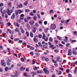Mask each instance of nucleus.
<instances>
[{
    "label": "nucleus",
    "mask_w": 77,
    "mask_h": 77,
    "mask_svg": "<svg viewBox=\"0 0 77 77\" xmlns=\"http://www.w3.org/2000/svg\"><path fill=\"white\" fill-rule=\"evenodd\" d=\"M21 12H23V11L19 9L18 10H16L15 11V14L16 15V17L18 15V14H21Z\"/></svg>",
    "instance_id": "nucleus-1"
},
{
    "label": "nucleus",
    "mask_w": 77,
    "mask_h": 77,
    "mask_svg": "<svg viewBox=\"0 0 77 77\" xmlns=\"http://www.w3.org/2000/svg\"><path fill=\"white\" fill-rule=\"evenodd\" d=\"M51 27L52 29L54 30L56 28V25L55 24H53L51 25Z\"/></svg>",
    "instance_id": "nucleus-2"
},
{
    "label": "nucleus",
    "mask_w": 77,
    "mask_h": 77,
    "mask_svg": "<svg viewBox=\"0 0 77 77\" xmlns=\"http://www.w3.org/2000/svg\"><path fill=\"white\" fill-rule=\"evenodd\" d=\"M0 11L1 14H5L6 12V10H3V8H1Z\"/></svg>",
    "instance_id": "nucleus-3"
},
{
    "label": "nucleus",
    "mask_w": 77,
    "mask_h": 77,
    "mask_svg": "<svg viewBox=\"0 0 77 77\" xmlns=\"http://www.w3.org/2000/svg\"><path fill=\"white\" fill-rule=\"evenodd\" d=\"M43 71L45 72V74H49V71L47 70L46 68H44L43 69Z\"/></svg>",
    "instance_id": "nucleus-4"
},
{
    "label": "nucleus",
    "mask_w": 77,
    "mask_h": 77,
    "mask_svg": "<svg viewBox=\"0 0 77 77\" xmlns=\"http://www.w3.org/2000/svg\"><path fill=\"white\" fill-rule=\"evenodd\" d=\"M1 64L2 65V66H3L5 67L6 66V63H5V62L4 60H1Z\"/></svg>",
    "instance_id": "nucleus-5"
},
{
    "label": "nucleus",
    "mask_w": 77,
    "mask_h": 77,
    "mask_svg": "<svg viewBox=\"0 0 77 77\" xmlns=\"http://www.w3.org/2000/svg\"><path fill=\"white\" fill-rule=\"evenodd\" d=\"M7 12L8 15H11V13H12V11H11L9 9H8L7 10Z\"/></svg>",
    "instance_id": "nucleus-6"
},
{
    "label": "nucleus",
    "mask_w": 77,
    "mask_h": 77,
    "mask_svg": "<svg viewBox=\"0 0 77 77\" xmlns=\"http://www.w3.org/2000/svg\"><path fill=\"white\" fill-rule=\"evenodd\" d=\"M29 23L30 25H33L35 24V22L34 21H31L29 22Z\"/></svg>",
    "instance_id": "nucleus-7"
},
{
    "label": "nucleus",
    "mask_w": 77,
    "mask_h": 77,
    "mask_svg": "<svg viewBox=\"0 0 77 77\" xmlns=\"http://www.w3.org/2000/svg\"><path fill=\"white\" fill-rule=\"evenodd\" d=\"M71 50H69L68 55H69V56H71L72 53H71Z\"/></svg>",
    "instance_id": "nucleus-8"
},
{
    "label": "nucleus",
    "mask_w": 77,
    "mask_h": 77,
    "mask_svg": "<svg viewBox=\"0 0 77 77\" xmlns=\"http://www.w3.org/2000/svg\"><path fill=\"white\" fill-rule=\"evenodd\" d=\"M33 41L35 42H36V43L38 42V40L35 37L33 38Z\"/></svg>",
    "instance_id": "nucleus-9"
},
{
    "label": "nucleus",
    "mask_w": 77,
    "mask_h": 77,
    "mask_svg": "<svg viewBox=\"0 0 77 77\" xmlns=\"http://www.w3.org/2000/svg\"><path fill=\"white\" fill-rule=\"evenodd\" d=\"M20 29L21 30L22 33H24V30L23 29L22 26H20Z\"/></svg>",
    "instance_id": "nucleus-10"
},
{
    "label": "nucleus",
    "mask_w": 77,
    "mask_h": 77,
    "mask_svg": "<svg viewBox=\"0 0 77 77\" xmlns=\"http://www.w3.org/2000/svg\"><path fill=\"white\" fill-rule=\"evenodd\" d=\"M28 4V2H27V1L23 3V5L24 6H27Z\"/></svg>",
    "instance_id": "nucleus-11"
},
{
    "label": "nucleus",
    "mask_w": 77,
    "mask_h": 77,
    "mask_svg": "<svg viewBox=\"0 0 77 77\" xmlns=\"http://www.w3.org/2000/svg\"><path fill=\"white\" fill-rule=\"evenodd\" d=\"M9 69H11L8 68V67H6L5 68V71H8V70H9Z\"/></svg>",
    "instance_id": "nucleus-12"
},
{
    "label": "nucleus",
    "mask_w": 77,
    "mask_h": 77,
    "mask_svg": "<svg viewBox=\"0 0 77 77\" xmlns=\"http://www.w3.org/2000/svg\"><path fill=\"white\" fill-rule=\"evenodd\" d=\"M72 52L73 54H76V51L75 49H73Z\"/></svg>",
    "instance_id": "nucleus-13"
},
{
    "label": "nucleus",
    "mask_w": 77,
    "mask_h": 77,
    "mask_svg": "<svg viewBox=\"0 0 77 77\" xmlns=\"http://www.w3.org/2000/svg\"><path fill=\"white\" fill-rule=\"evenodd\" d=\"M11 18L12 19H14V18H15V14L13 13V14L12 15L11 17Z\"/></svg>",
    "instance_id": "nucleus-14"
},
{
    "label": "nucleus",
    "mask_w": 77,
    "mask_h": 77,
    "mask_svg": "<svg viewBox=\"0 0 77 77\" xmlns=\"http://www.w3.org/2000/svg\"><path fill=\"white\" fill-rule=\"evenodd\" d=\"M37 18V17L36 16V15H35L33 17V19L34 20H36Z\"/></svg>",
    "instance_id": "nucleus-15"
},
{
    "label": "nucleus",
    "mask_w": 77,
    "mask_h": 77,
    "mask_svg": "<svg viewBox=\"0 0 77 77\" xmlns=\"http://www.w3.org/2000/svg\"><path fill=\"white\" fill-rule=\"evenodd\" d=\"M14 75H11V77H15V76H17V73H14Z\"/></svg>",
    "instance_id": "nucleus-16"
},
{
    "label": "nucleus",
    "mask_w": 77,
    "mask_h": 77,
    "mask_svg": "<svg viewBox=\"0 0 77 77\" xmlns=\"http://www.w3.org/2000/svg\"><path fill=\"white\" fill-rule=\"evenodd\" d=\"M36 28H34L32 30V32L33 33H35L36 32Z\"/></svg>",
    "instance_id": "nucleus-17"
},
{
    "label": "nucleus",
    "mask_w": 77,
    "mask_h": 77,
    "mask_svg": "<svg viewBox=\"0 0 77 77\" xmlns=\"http://www.w3.org/2000/svg\"><path fill=\"white\" fill-rule=\"evenodd\" d=\"M25 69H26L25 68H23V67H22L20 69V71H23L24 70H25Z\"/></svg>",
    "instance_id": "nucleus-18"
},
{
    "label": "nucleus",
    "mask_w": 77,
    "mask_h": 77,
    "mask_svg": "<svg viewBox=\"0 0 77 77\" xmlns=\"http://www.w3.org/2000/svg\"><path fill=\"white\" fill-rule=\"evenodd\" d=\"M30 36L31 38H33V34L32 32H30Z\"/></svg>",
    "instance_id": "nucleus-19"
},
{
    "label": "nucleus",
    "mask_w": 77,
    "mask_h": 77,
    "mask_svg": "<svg viewBox=\"0 0 77 77\" xmlns=\"http://www.w3.org/2000/svg\"><path fill=\"white\" fill-rule=\"evenodd\" d=\"M37 17H38V19H40L41 18V16H40V15H39V14L37 13Z\"/></svg>",
    "instance_id": "nucleus-20"
},
{
    "label": "nucleus",
    "mask_w": 77,
    "mask_h": 77,
    "mask_svg": "<svg viewBox=\"0 0 77 77\" xmlns=\"http://www.w3.org/2000/svg\"><path fill=\"white\" fill-rule=\"evenodd\" d=\"M18 8H23V5L21 4L19 5H18Z\"/></svg>",
    "instance_id": "nucleus-21"
},
{
    "label": "nucleus",
    "mask_w": 77,
    "mask_h": 77,
    "mask_svg": "<svg viewBox=\"0 0 77 77\" xmlns=\"http://www.w3.org/2000/svg\"><path fill=\"white\" fill-rule=\"evenodd\" d=\"M38 67H35L33 69H34V71H36V70H38Z\"/></svg>",
    "instance_id": "nucleus-22"
},
{
    "label": "nucleus",
    "mask_w": 77,
    "mask_h": 77,
    "mask_svg": "<svg viewBox=\"0 0 77 77\" xmlns=\"http://www.w3.org/2000/svg\"><path fill=\"white\" fill-rule=\"evenodd\" d=\"M57 60L56 61L57 62H59V60H60V57H57Z\"/></svg>",
    "instance_id": "nucleus-23"
},
{
    "label": "nucleus",
    "mask_w": 77,
    "mask_h": 77,
    "mask_svg": "<svg viewBox=\"0 0 77 77\" xmlns=\"http://www.w3.org/2000/svg\"><path fill=\"white\" fill-rule=\"evenodd\" d=\"M3 37L4 38H6V33H4L2 34Z\"/></svg>",
    "instance_id": "nucleus-24"
},
{
    "label": "nucleus",
    "mask_w": 77,
    "mask_h": 77,
    "mask_svg": "<svg viewBox=\"0 0 77 77\" xmlns=\"http://www.w3.org/2000/svg\"><path fill=\"white\" fill-rule=\"evenodd\" d=\"M26 34L27 37H28V36H29V33L28 31L26 32Z\"/></svg>",
    "instance_id": "nucleus-25"
},
{
    "label": "nucleus",
    "mask_w": 77,
    "mask_h": 77,
    "mask_svg": "<svg viewBox=\"0 0 77 77\" xmlns=\"http://www.w3.org/2000/svg\"><path fill=\"white\" fill-rule=\"evenodd\" d=\"M8 6V7H10V8H11V7H12V4H11V3H9Z\"/></svg>",
    "instance_id": "nucleus-26"
},
{
    "label": "nucleus",
    "mask_w": 77,
    "mask_h": 77,
    "mask_svg": "<svg viewBox=\"0 0 77 77\" xmlns=\"http://www.w3.org/2000/svg\"><path fill=\"white\" fill-rule=\"evenodd\" d=\"M7 32H9V33L11 34L12 33V32L11 31V30L9 29H8Z\"/></svg>",
    "instance_id": "nucleus-27"
},
{
    "label": "nucleus",
    "mask_w": 77,
    "mask_h": 77,
    "mask_svg": "<svg viewBox=\"0 0 77 77\" xmlns=\"http://www.w3.org/2000/svg\"><path fill=\"white\" fill-rule=\"evenodd\" d=\"M66 47H69V46H70V44L69 43H67L66 44Z\"/></svg>",
    "instance_id": "nucleus-28"
},
{
    "label": "nucleus",
    "mask_w": 77,
    "mask_h": 77,
    "mask_svg": "<svg viewBox=\"0 0 77 77\" xmlns=\"http://www.w3.org/2000/svg\"><path fill=\"white\" fill-rule=\"evenodd\" d=\"M16 26L17 27H20V24H19L18 23H16Z\"/></svg>",
    "instance_id": "nucleus-29"
},
{
    "label": "nucleus",
    "mask_w": 77,
    "mask_h": 77,
    "mask_svg": "<svg viewBox=\"0 0 77 77\" xmlns=\"http://www.w3.org/2000/svg\"><path fill=\"white\" fill-rule=\"evenodd\" d=\"M42 38L43 39H44L45 38V35L44 34H43Z\"/></svg>",
    "instance_id": "nucleus-30"
},
{
    "label": "nucleus",
    "mask_w": 77,
    "mask_h": 77,
    "mask_svg": "<svg viewBox=\"0 0 77 77\" xmlns=\"http://www.w3.org/2000/svg\"><path fill=\"white\" fill-rule=\"evenodd\" d=\"M20 60H21V61H22V62H24V61L25 60L23 58H20Z\"/></svg>",
    "instance_id": "nucleus-31"
},
{
    "label": "nucleus",
    "mask_w": 77,
    "mask_h": 77,
    "mask_svg": "<svg viewBox=\"0 0 77 77\" xmlns=\"http://www.w3.org/2000/svg\"><path fill=\"white\" fill-rule=\"evenodd\" d=\"M53 12H54V11L52 10H51L50 11V14H53Z\"/></svg>",
    "instance_id": "nucleus-32"
},
{
    "label": "nucleus",
    "mask_w": 77,
    "mask_h": 77,
    "mask_svg": "<svg viewBox=\"0 0 77 77\" xmlns=\"http://www.w3.org/2000/svg\"><path fill=\"white\" fill-rule=\"evenodd\" d=\"M46 51L47 52L46 53L45 52H44V54H48V50H47Z\"/></svg>",
    "instance_id": "nucleus-33"
},
{
    "label": "nucleus",
    "mask_w": 77,
    "mask_h": 77,
    "mask_svg": "<svg viewBox=\"0 0 77 77\" xmlns=\"http://www.w3.org/2000/svg\"><path fill=\"white\" fill-rule=\"evenodd\" d=\"M25 11H26V12H30V10L29 9H26L25 10Z\"/></svg>",
    "instance_id": "nucleus-34"
},
{
    "label": "nucleus",
    "mask_w": 77,
    "mask_h": 77,
    "mask_svg": "<svg viewBox=\"0 0 77 77\" xmlns=\"http://www.w3.org/2000/svg\"><path fill=\"white\" fill-rule=\"evenodd\" d=\"M29 15H31V16H33V15H34V14H33V12H32L30 13Z\"/></svg>",
    "instance_id": "nucleus-35"
},
{
    "label": "nucleus",
    "mask_w": 77,
    "mask_h": 77,
    "mask_svg": "<svg viewBox=\"0 0 77 77\" xmlns=\"http://www.w3.org/2000/svg\"><path fill=\"white\" fill-rule=\"evenodd\" d=\"M52 40H53V38H52L51 37H50L49 38V41L51 42V41H52Z\"/></svg>",
    "instance_id": "nucleus-36"
},
{
    "label": "nucleus",
    "mask_w": 77,
    "mask_h": 77,
    "mask_svg": "<svg viewBox=\"0 0 77 77\" xmlns=\"http://www.w3.org/2000/svg\"><path fill=\"white\" fill-rule=\"evenodd\" d=\"M35 26H37V27H39V24H38V23H36L35 24Z\"/></svg>",
    "instance_id": "nucleus-37"
},
{
    "label": "nucleus",
    "mask_w": 77,
    "mask_h": 77,
    "mask_svg": "<svg viewBox=\"0 0 77 77\" xmlns=\"http://www.w3.org/2000/svg\"><path fill=\"white\" fill-rule=\"evenodd\" d=\"M51 69L52 70H54V67L53 66H51Z\"/></svg>",
    "instance_id": "nucleus-38"
},
{
    "label": "nucleus",
    "mask_w": 77,
    "mask_h": 77,
    "mask_svg": "<svg viewBox=\"0 0 77 77\" xmlns=\"http://www.w3.org/2000/svg\"><path fill=\"white\" fill-rule=\"evenodd\" d=\"M75 69L74 71V74H75V73H76V72H77V70L76 69H75Z\"/></svg>",
    "instance_id": "nucleus-39"
},
{
    "label": "nucleus",
    "mask_w": 77,
    "mask_h": 77,
    "mask_svg": "<svg viewBox=\"0 0 77 77\" xmlns=\"http://www.w3.org/2000/svg\"><path fill=\"white\" fill-rule=\"evenodd\" d=\"M52 61L54 62V63H56V62L54 61L53 58H52Z\"/></svg>",
    "instance_id": "nucleus-40"
},
{
    "label": "nucleus",
    "mask_w": 77,
    "mask_h": 77,
    "mask_svg": "<svg viewBox=\"0 0 77 77\" xmlns=\"http://www.w3.org/2000/svg\"><path fill=\"white\" fill-rule=\"evenodd\" d=\"M38 37L39 38H42V35H38Z\"/></svg>",
    "instance_id": "nucleus-41"
},
{
    "label": "nucleus",
    "mask_w": 77,
    "mask_h": 77,
    "mask_svg": "<svg viewBox=\"0 0 77 77\" xmlns=\"http://www.w3.org/2000/svg\"><path fill=\"white\" fill-rule=\"evenodd\" d=\"M44 24L45 25H47V21H45L44 22Z\"/></svg>",
    "instance_id": "nucleus-42"
},
{
    "label": "nucleus",
    "mask_w": 77,
    "mask_h": 77,
    "mask_svg": "<svg viewBox=\"0 0 77 77\" xmlns=\"http://www.w3.org/2000/svg\"><path fill=\"white\" fill-rule=\"evenodd\" d=\"M5 18H7L8 17V14H6L5 15Z\"/></svg>",
    "instance_id": "nucleus-43"
},
{
    "label": "nucleus",
    "mask_w": 77,
    "mask_h": 77,
    "mask_svg": "<svg viewBox=\"0 0 77 77\" xmlns=\"http://www.w3.org/2000/svg\"><path fill=\"white\" fill-rule=\"evenodd\" d=\"M57 38L58 39H59V40H60L61 39V38H60V36H57Z\"/></svg>",
    "instance_id": "nucleus-44"
},
{
    "label": "nucleus",
    "mask_w": 77,
    "mask_h": 77,
    "mask_svg": "<svg viewBox=\"0 0 77 77\" xmlns=\"http://www.w3.org/2000/svg\"><path fill=\"white\" fill-rule=\"evenodd\" d=\"M11 25V24L10 23H7V26H10Z\"/></svg>",
    "instance_id": "nucleus-45"
},
{
    "label": "nucleus",
    "mask_w": 77,
    "mask_h": 77,
    "mask_svg": "<svg viewBox=\"0 0 77 77\" xmlns=\"http://www.w3.org/2000/svg\"><path fill=\"white\" fill-rule=\"evenodd\" d=\"M31 17H27V20H29L30 19H31Z\"/></svg>",
    "instance_id": "nucleus-46"
},
{
    "label": "nucleus",
    "mask_w": 77,
    "mask_h": 77,
    "mask_svg": "<svg viewBox=\"0 0 77 77\" xmlns=\"http://www.w3.org/2000/svg\"><path fill=\"white\" fill-rule=\"evenodd\" d=\"M16 30L17 32H18V33H19V29H18V28H16Z\"/></svg>",
    "instance_id": "nucleus-47"
},
{
    "label": "nucleus",
    "mask_w": 77,
    "mask_h": 77,
    "mask_svg": "<svg viewBox=\"0 0 77 77\" xmlns=\"http://www.w3.org/2000/svg\"><path fill=\"white\" fill-rule=\"evenodd\" d=\"M11 60H8L7 62V63H9V62H11Z\"/></svg>",
    "instance_id": "nucleus-48"
},
{
    "label": "nucleus",
    "mask_w": 77,
    "mask_h": 77,
    "mask_svg": "<svg viewBox=\"0 0 77 77\" xmlns=\"http://www.w3.org/2000/svg\"><path fill=\"white\" fill-rule=\"evenodd\" d=\"M3 3H1L0 4V7H2V6H3Z\"/></svg>",
    "instance_id": "nucleus-49"
},
{
    "label": "nucleus",
    "mask_w": 77,
    "mask_h": 77,
    "mask_svg": "<svg viewBox=\"0 0 77 77\" xmlns=\"http://www.w3.org/2000/svg\"><path fill=\"white\" fill-rule=\"evenodd\" d=\"M38 44L40 46V47H42V45H41V43L40 42H39L38 43Z\"/></svg>",
    "instance_id": "nucleus-50"
},
{
    "label": "nucleus",
    "mask_w": 77,
    "mask_h": 77,
    "mask_svg": "<svg viewBox=\"0 0 77 77\" xmlns=\"http://www.w3.org/2000/svg\"><path fill=\"white\" fill-rule=\"evenodd\" d=\"M68 77H72V75L71 74H69L68 75Z\"/></svg>",
    "instance_id": "nucleus-51"
},
{
    "label": "nucleus",
    "mask_w": 77,
    "mask_h": 77,
    "mask_svg": "<svg viewBox=\"0 0 77 77\" xmlns=\"http://www.w3.org/2000/svg\"><path fill=\"white\" fill-rule=\"evenodd\" d=\"M62 74V72L60 71H59V73H58V75H60Z\"/></svg>",
    "instance_id": "nucleus-52"
},
{
    "label": "nucleus",
    "mask_w": 77,
    "mask_h": 77,
    "mask_svg": "<svg viewBox=\"0 0 77 77\" xmlns=\"http://www.w3.org/2000/svg\"><path fill=\"white\" fill-rule=\"evenodd\" d=\"M64 41L65 42H67V41H68V39H64Z\"/></svg>",
    "instance_id": "nucleus-53"
},
{
    "label": "nucleus",
    "mask_w": 77,
    "mask_h": 77,
    "mask_svg": "<svg viewBox=\"0 0 77 77\" xmlns=\"http://www.w3.org/2000/svg\"><path fill=\"white\" fill-rule=\"evenodd\" d=\"M30 50H34V48L31 46L30 48Z\"/></svg>",
    "instance_id": "nucleus-54"
},
{
    "label": "nucleus",
    "mask_w": 77,
    "mask_h": 77,
    "mask_svg": "<svg viewBox=\"0 0 77 77\" xmlns=\"http://www.w3.org/2000/svg\"><path fill=\"white\" fill-rule=\"evenodd\" d=\"M44 41H46V42H47V41H48V38H45L44 39Z\"/></svg>",
    "instance_id": "nucleus-55"
},
{
    "label": "nucleus",
    "mask_w": 77,
    "mask_h": 77,
    "mask_svg": "<svg viewBox=\"0 0 77 77\" xmlns=\"http://www.w3.org/2000/svg\"><path fill=\"white\" fill-rule=\"evenodd\" d=\"M30 53V54H31L32 56H33V52H31Z\"/></svg>",
    "instance_id": "nucleus-56"
},
{
    "label": "nucleus",
    "mask_w": 77,
    "mask_h": 77,
    "mask_svg": "<svg viewBox=\"0 0 77 77\" xmlns=\"http://www.w3.org/2000/svg\"><path fill=\"white\" fill-rule=\"evenodd\" d=\"M45 58H46L45 57H42V60H43L44 61V60H45Z\"/></svg>",
    "instance_id": "nucleus-57"
},
{
    "label": "nucleus",
    "mask_w": 77,
    "mask_h": 77,
    "mask_svg": "<svg viewBox=\"0 0 77 77\" xmlns=\"http://www.w3.org/2000/svg\"><path fill=\"white\" fill-rule=\"evenodd\" d=\"M77 34V32L75 31L74 32V34H75V35H77V34Z\"/></svg>",
    "instance_id": "nucleus-58"
},
{
    "label": "nucleus",
    "mask_w": 77,
    "mask_h": 77,
    "mask_svg": "<svg viewBox=\"0 0 77 77\" xmlns=\"http://www.w3.org/2000/svg\"><path fill=\"white\" fill-rule=\"evenodd\" d=\"M59 46H61V47H63V45H62L61 44H59Z\"/></svg>",
    "instance_id": "nucleus-59"
},
{
    "label": "nucleus",
    "mask_w": 77,
    "mask_h": 77,
    "mask_svg": "<svg viewBox=\"0 0 77 77\" xmlns=\"http://www.w3.org/2000/svg\"><path fill=\"white\" fill-rule=\"evenodd\" d=\"M18 40H19V39H18V38H15L14 39V41L15 42L17 41H18Z\"/></svg>",
    "instance_id": "nucleus-60"
},
{
    "label": "nucleus",
    "mask_w": 77,
    "mask_h": 77,
    "mask_svg": "<svg viewBox=\"0 0 77 77\" xmlns=\"http://www.w3.org/2000/svg\"><path fill=\"white\" fill-rule=\"evenodd\" d=\"M23 45H27V44L25 42L23 43Z\"/></svg>",
    "instance_id": "nucleus-61"
},
{
    "label": "nucleus",
    "mask_w": 77,
    "mask_h": 77,
    "mask_svg": "<svg viewBox=\"0 0 77 77\" xmlns=\"http://www.w3.org/2000/svg\"><path fill=\"white\" fill-rule=\"evenodd\" d=\"M0 24L2 26H3V23L2 22H0Z\"/></svg>",
    "instance_id": "nucleus-62"
},
{
    "label": "nucleus",
    "mask_w": 77,
    "mask_h": 77,
    "mask_svg": "<svg viewBox=\"0 0 77 77\" xmlns=\"http://www.w3.org/2000/svg\"><path fill=\"white\" fill-rule=\"evenodd\" d=\"M54 41H55V42L56 44H57V42H58V40H55Z\"/></svg>",
    "instance_id": "nucleus-63"
},
{
    "label": "nucleus",
    "mask_w": 77,
    "mask_h": 77,
    "mask_svg": "<svg viewBox=\"0 0 77 77\" xmlns=\"http://www.w3.org/2000/svg\"><path fill=\"white\" fill-rule=\"evenodd\" d=\"M27 48H30V47H31V46H30V45H27Z\"/></svg>",
    "instance_id": "nucleus-64"
}]
</instances>
